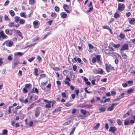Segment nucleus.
Instances as JSON below:
<instances>
[{"label": "nucleus", "mask_w": 135, "mask_h": 135, "mask_svg": "<svg viewBox=\"0 0 135 135\" xmlns=\"http://www.w3.org/2000/svg\"><path fill=\"white\" fill-rule=\"evenodd\" d=\"M8 36L6 35L3 30L0 31V40L7 38Z\"/></svg>", "instance_id": "obj_1"}, {"label": "nucleus", "mask_w": 135, "mask_h": 135, "mask_svg": "<svg viewBox=\"0 0 135 135\" xmlns=\"http://www.w3.org/2000/svg\"><path fill=\"white\" fill-rule=\"evenodd\" d=\"M19 63V61L17 59H14L12 64V68H16Z\"/></svg>", "instance_id": "obj_2"}, {"label": "nucleus", "mask_w": 135, "mask_h": 135, "mask_svg": "<svg viewBox=\"0 0 135 135\" xmlns=\"http://www.w3.org/2000/svg\"><path fill=\"white\" fill-rule=\"evenodd\" d=\"M41 108L40 107L37 108L35 111V115L36 118L38 117L40 114Z\"/></svg>", "instance_id": "obj_3"}, {"label": "nucleus", "mask_w": 135, "mask_h": 135, "mask_svg": "<svg viewBox=\"0 0 135 135\" xmlns=\"http://www.w3.org/2000/svg\"><path fill=\"white\" fill-rule=\"evenodd\" d=\"M125 6L124 4L119 3L118 4V10L120 11H123L125 8Z\"/></svg>", "instance_id": "obj_4"}, {"label": "nucleus", "mask_w": 135, "mask_h": 135, "mask_svg": "<svg viewBox=\"0 0 135 135\" xmlns=\"http://www.w3.org/2000/svg\"><path fill=\"white\" fill-rule=\"evenodd\" d=\"M43 100L45 102H47L48 103V104H47L45 105V107L47 108H50L51 106V103H52V101H49L45 99H44Z\"/></svg>", "instance_id": "obj_5"}, {"label": "nucleus", "mask_w": 135, "mask_h": 135, "mask_svg": "<svg viewBox=\"0 0 135 135\" xmlns=\"http://www.w3.org/2000/svg\"><path fill=\"white\" fill-rule=\"evenodd\" d=\"M128 46L127 44H125L123 45L120 49L121 50H125L128 49Z\"/></svg>", "instance_id": "obj_6"}, {"label": "nucleus", "mask_w": 135, "mask_h": 135, "mask_svg": "<svg viewBox=\"0 0 135 135\" xmlns=\"http://www.w3.org/2000/svg\"><path fill=\"white\" fill-rule=\"evenodd\" d=\"M70 80L69 78H66L64 81V83L65 84H67L68 86H70V83L69 82H70Z\"/></svg>", "instance_id": "obj_7"}, {"label": "nucleus", "mask_w": 135, "mask_h": 135, "mask_svg": "<svg viewBox=\"0 0 135 135\" xmlns=\"http://www.w3.org/2000/svg\"><path fill=\"white\" fill-rule=\"evenodd\" d=\"M117 105V104H112L111 106L109 107L107 109V111H112L114 109V105Z\"/></svg>", "instance_id": "obj_8"}, {"label": "nucleus", "mask_w": 135, "mask_h": 135, "mask_svg": "<svg viewBox=\"0 0 135 135\" xmlns=\"http://www.w3.org/2000/svg\"><path fill=\"white\" fill-rule=\"evenodd\" d=\"M117 130V128L114 127H111L109 129V132H111L113 133H114Z\"/></svg>", "instance_id": "obj_9"}, {"label": "nucleus", "mask_w": 135, "mask_h": 135, "mask_svg": "<svg viewBox=\"0 0 135 135\" xmlns=\"http://www.w3.org/2000/svg\"><path fill=\"white\" fill-rule=\"evenodd\" d=\"M63 8L64 10L66 11L67 13H69L70 12V11L68 10V9L69 8V7L66 4H64V5Z\"/></svg>", "instance_id": "obj_10"}, {"label": "nucleus", "mask_w": 135, "mask_h": 135, "mask_svg": "<svg viewBox=\"0 0 135 135\" xmlns=\"http://www.w3.org/2000/svg\"><path fill=\"white\" fill-rule=\"evenodd\" d=\"M124 94V93H122L117 98L115 99V100L118 101V100H119L121 98H123V96Z\"/></svg>", "instance_id": "obj_11"}, {"label": "nucleus", "mask_w": 135, "mask_h": 135, "mask_svg": "<svg viewBox=\"0 0 135 135\" xmlns=\"http://www.w3.org/2000/svg\"><path fill=\"white\" fill-rule=\"evenodd\" d=\"M7 44L6 46L8 47H11L12 46L13 44V42L11 41H9V40H7Z\"/></svg>", "instance_id": "obj_12"}, {"label": "nucleus", "mask_w": 135, "mask_h": 135, "mask_svg": "<svg viewBox=\"0 0 135 135\" xmlns=\"http://www.w3.org/2000/svg\"><path fill=\"white\" fill-rule=\"evenodd\" d=\"M24 54V53L21 52H18L16 53H15L14 54L15 56L18 55L20 56H21Z\"/></svg>", "instance_id": "obj_13"}, {"label": "nucleus", "mask_w": 135, "mask_h": 135, "mask_svg": "<svg viewBox=\"0 0 135 135\" xmlns=\"http://www.w3.org/2000/svg\"><path fill=\"white\" fill-rule=\"evenodd\" d=\"M38 21H35L33 22V24L34 25V27L35 28H38L37 26L38 25Z\"/></svg>", "instance_id": "obj_14"}, {"label": "nucleus", "mask_w": 135, "mask_h": 135, "mask_svg": "<svg viewBox=\"0 0 135 135\" xmlns=\"http://www.w3.org/2000/svg\"><path fill=\"white\" fill-rule=\"evenodd\" d=\"M35 105H36L34 103H32L31 105L28 108L27 110H28L31 109L35 107Z\"/></svg>", "instance_id": "obj_15"}, {"label": "nucleus", "mask_w": 135, "mask_h": 135, "mask_svg": "<svg viewBox=\"0 0 135 135\" xmlns=\"http://www.w3.org/2000/svg\"><path fill=\"white\" fill-rule=\"evenodd\" d=\"M100 55H97L96 56V58L97 59V62H98L99 63H100L101 61L100 60Z\"/></svg>", "instance_id": "obj_16"}, {"label": "nucleus", "mask_w": 135, "mask_h": 135, "mask_svg": "<svg viewBox=\"0 0 135 135\" xmlns=\"http://www.w3.org/2000/svg\"><path fill=\"white\" fill-rule=\"evenodd\" d=\"M20 19V18L17 16H16L14 18L15 21L16 22V23H17L19 21Z\"/></svg>", "instance_id": "obj_17"}, {"label": "nucleus", "mask_w": 135, "mask_h": 135, "mask_svg": "<svg viewBox=\"0 0 135 135\" xmlns=\"http://www.w3.org/2000/svg\"><path fill=\"white\" fill-rule=\"evenodd\" d=\"M106 66V69L107 70V71L108 72H109L110 71V68L109 67V66H110V65H108L107 64H105Z\"/></svg>", "instance_id": "obj_18"}, {"label": "nucleus", "mask_w": 135, "mask_h": 135, "mask_svg": "<svg viewBox=\"0 0 135 135\" xmlns=\"http://www.w3.org/2000/svg\"><path fill=\"white\" fill-rule=\"evenodd\" d=\"M107 54H113L112 52H111V50L110 49H106L104 51Z\"/></svg>", "instance_id": "obj_19"}, {"label": "nucleus", "mask_w": 135, "mask_h": 135, "mask_svg": "<svg viewBox=\"0 0 135 135\" xmlns=\"http://www.w3.org/2000/svg\"><path fill=\"white\" fill-rule=\"evenodd\" d=\"M20 16L21 17L26 18V16L25 14V12H23L20 13Z\"/></svg>", "instance_id": "obj_20"}, {"label": "nucleus", "mask_w": 135, "mask_h": 135, "mask_svg": "<svg viewBox=\"0 0 135 135\" xmlns=\"http://www.w3.org/2000/svg\"><path fill=\"white\" fill-rule=\"evenodd\" d=\"M16 32L17 34L19 36L21 37H22V33L19 30H17L16 31Z\"/></svg>", "instance_id": "obj_21"}, {"label": "nucleus", "mask_w": 135, "mask_h": 135, "mask_svg": "<svg viewBox=\"0 0 135 135\" xmlns=\"http://www.w3.org/2000/svg\"><path fill=\"white\" fill-rule=\"evenodd\" d=\"M129 22L131 24H134L135 23V18L131 19L129 21Z\"/></svg>", "instance_id": "obj_22"}, {"label": "nucleus", "mask_w": 135, "mask_h": 135, "mask_svg": "<svg viewBox=\"0 0 135 135\" xmlns=\"http://www.w3.org/2000/svg\"><path fill=\"white\" fill-rule=\"evenodd\" d=\"M25 22V20L23 19H20L19 21V23L20 24L23 25Z\"/></svg>", "instance_id": "obj_23"}, {"label": "nucleus", "mask_w": 135, "mask_h": 135, "mask_svg": "<svg viewBox=\"0 0 135 135\" xmlns=\"http://www.w3.org/2000/svg\"><path fill=\"white\" fill-rule=\"evenodd\" d=\"M34 74L36 76H37L38 75V74L37 73V72L38 71V69L37 68H35L34 69Z\"/></svg>", "instance_id": "obj_24"}, {"label": "nucleus", "mask_w": 135, "mask_h": 135, "mask_svg": "<svg viewBox=\"0 0 135 135\" xmlns=\"http://www.w3.org/2000/svg\"><path fill=\"white\" fill-rule=\"evenodd\" d=\"M9 13L12 17H13L15 15L14 11L12 10H11L9 12Z\"/></svg>", "instance_id": "obj_25"}, {"label": "nucleus", "mask_w": 135, "mask_h": 135, "mask_svg": "<svg viewBox=\"0 0 135 135\" xmlns=\"http://www.w3.org/2000/svg\"><path fill=\"white\" fill-rule=\"evenodd\" d=\"M14 24V22H11L8 24V26L9 27H15Z\"/></svg>", "instance_id": "obj_26"}, {"label": "nucleus", "mask_w": 135, "mask_h": 135, "mask_svg": "<svg viewBox=\"0 0 135 135\" xmlns=\"http://www.w3.org/2000/svg\"><path fill=\"white\" fill-rule=\"evenodd\" d=\"M100 125V124L99 123H97L96 124V125L94 127L93 129L94 130H96L97 129L99 126Z\"/></svg>", "instance_id": "obj_27"}, {"label": "nucleus", "mask_w": 135, "mask_h": 135, "mask_svg": "<svg viewBox=\"0 0 135 135\" xmlns=\"http://www.w3.org/2000/svg\"><path fill=\"white\" fill-rule=\"evenodd\" d=\"M61 110V107H59L57 109H56L55 110L53 111V113L60 112Z\"/></svg>", "instance_id": "obj_28"}, {"label": "nucleus", "mask_w": 135, "mask_h": 135, "mask_svg": "<svg viewBox=\"0 0 135 135\" xmlns=\"http://www.w3.org/2000/svg\"><path fill=\"white\" fill-rule=\"evenodd\" d=\"M61 15L62 18H65L66 17L67 15L66 13H62L61 14Z\"/></svg>", "instance_id": "obj_29"}, {"label": "nucleus", "mask_w": 135, "mask_h": 135, "mask_svg": "<svg viewBox=\"0 0 135 135\" xmlns=\"http://www.w3.org/2000/svg\"><path fill=\"white\" fill-rule=\"evenodd\" d=\"M99 110L101 112H104L106 110V108L105 107H101L99 108Z\"/></svg>", "instance_id": "obj_30"}, {"label": "nucleus", "mask_w": 135, "mask_h": 135, "mask_svg": "<svg viewBox=\"0 0 135 135\" xmlns=\"http://www.w3.org/2000/svg\"><path fill=\"white\" fill-rule=\"evenodd\" d=\"M57 15L56 13L55 12H52L51 15V16L52 17L54 18H56L57 16Z\"/></svg>", "instance_id": "obj_31"}, {"label": "nucleus", "mask_w": 135, "mask_h": 135, "mask_svg": "<svg viewBox=\"0 0 135 135\" xmlns=\"http://www.w3.org/2000/svg\"><path fill=\"white\" fill-rule=\"evenodd\" d=\"M88 46L89 47V49L88 50L90 52L91 51V50L90 49H93L94 48V47L91 44H88Z\"/></svg>", "instance_id": "obj_32"}, {"label": "nucleus", "mask_w": 135, "mask_h": 135, "mask_svg": "<svg viewBox=\"0 0 135 135\" xmlns=\"http://www.w3.org/2000/svg\"><path fill=\"white\" fill-rule=\"evenodd\" d=\"M98 74H103V71L102 69L99 68L98 69Z\"/></svg>", "instance_id": "obj_33"}, {"label": "nucleus", "mask_w": 135, "mask_h": 135, "mask_svg": "<svg viewBox=\"0 0 135 135\" xmlns=\"http://www.w3.org/2000/svg\"><path fill=\"white\" fill-rule=\"evenodd\" d=\"M75 127H74L73 129H72L71 131L70 132V135H73L74 134V132L75 131Z\"/></svg>", "instance_id": "obj_34"}, {"label": "nucleus", "mask_w": 135, "mask_h": 135, "mask_svg": "<svg viewBox=\"0 0 135 135\" xmlns=\"http://www.w3.org/2000/svg\"><path fill=\"white\" fill-rule=\"evenodd\" d=\"M80 112L84 115H85L86 114V111L84 110L81 109L80 110Z\"/></svg>", "instance_id": "obj_35"}, {"label": "nucleus", "mask_w": 135, "mask_h": 135, "mask_svg": "<svg viewBox=\"0 0 135 135\" xmlns=\"http://www.w3.org/2000/svg\"><path fill=\"white\" fill-rule=\"evenodd\" d=\"M117 122L119 126H120L122 124L121 121L119 119H118L117 120Z\"/></svg>", "instance_id": "obj_36"}, {"label": "nucleus", "mask_w": 135, "mask_h": 135, "mask_svg": "<svg viewBox=\"0 0 135 135\" xmlns=\"http://www.w3.org/2000/svg\"><path fill=\"white\" fill-rule=\"evenodd\" d=\"M130 123L127 120H125L124 122V124L125 125H129Z\"/></svg>", "instance_id": "obj_37"}, {"label": "nucleus", "mask_w": 135, "mask_h": 135, "mask_svg": "<svg viewBox=\"0 0 135 135\" xmlns=\"http://www.w3.org/2000/svg\"><path fill=\"white\" fill-rule=\"evenodd\" d=\"M122 56L124 59H126L127 58V56L126 54L123 53L122 54Z\"/></svg>", "instance_id": "obj_38"}, {"label": "nucleus", "mask_w": 135, "mask_h": 135, "mask_svg": "<svg viewBox=\"0 0 135 135\" xmlns=\"http://www.w3.org/2000/svg\"><path fill=\"white\" fill-rule=\"evenodd\" d=\"M125 35L123 33H120L119 35L120 37L122 39L124 38L125 37Z\"/></svg>", "instance_id": "obj_39"}, {"label": "nucleus", "mask_w": 135, "mask_h": 135, "mask_svg": "<svg viewBox=\"0 0 135 135\" xmlns=\"http://www.w3.org/2000/svg\"><path fill=\"white\" fill-rule=\"evenodd\" d=\"M119 16V15L118 13H115L114 15V17L117 18H118Z\"/></svg>", "instance_id": "obj_40"}, {"label": "nucleus", "mask_w": 135, "mask_h": 135, "mask_svg": "<svg viewBox=\"0 0 135 135\" xmlns=\"http://www.w3.org/2000/svg\"><path fill=\"white\" fill-rule=\"evenodd\" d=\"M54 9L55 11L57 12H58L59 11V8L57 6L55 7L54 8Z\"/></svg>", "instance_id": "obj_41"}, {"label": "nucleus", "mask_w": 135, "mask_h": 135, "mask_svg": "<svg viewBox=\"0 0 135 135\" xmlns=\"http://www.w3.org/2000/svg\"><path fill=\"white\" fill-rule=\"evenodd\" d=\"M8 132V131L7 129H4L2 133L3 134L7 135Z\"/></svg>", "instance_id": "obj_42"}, {"label": "nucleus", "mask_w": 135, "mask_h": 135, "mask_svg": "<svg viewBox=\"0 0 135 135\" xmlns=\"http://www.w3.org/2000/svg\"><path fill=\"white\" fill-rule=\"evenodd\" d=\"M70 77L71 78L73 79V80H74L75 79V76L74 74L73 73L70 74Z\"/></svg>", "instance_id": "obj_43"}, {"label": "nucleus", "mask_w": 135, "mask_h": 135, "mask_svg": "<svg viewBox=\"0 0 135 135\" xmlns=\"http://www.w3.org/2000/svg\"><path fill=\"white\" fill-rule=\"evenodd\" d=\"M31 85L30 84H26L25 85V87L26 89H28L30 87Z\"/></svg>", "instance_id": "obj_44"}, {"label": "nucleus", "mask_w": 135, "mask_h": 135, "mask_svg": "<svg viewBox=\"0 0 135 135\" xmlns=\"http://www.w3.org/2000/svg\"><path fill=\"white\" fill-rule=\"evenodd\" d=\"M93 9V7H90L89 10H87L86 12H90L91 11H92Z\"/></svg>", "instance_id": "obj_45"}, {"label": "nucleus", "mask_w": 135, "mask_h": 135, "mask_svg": "<svg viewBox=\"0 0 135 135\" xmlns=\"http://www.w3.org/2000/svg\"><path fill=\"white\" fill-rule=\"evenodd\" d=\"M103 29H107L109 30H111V29L109 27L107 26H103Z\"/></svg>", "instance_id": "obj_46"}, {"label": "nucleus", "mask_w": 135, "mask_h": 135, "mask_svg": "<svg viewBox=\"0 0 135 135\" xmlns=\"http://www.w3.org/2000/svg\"><path fill=\"white\" fill-rule=\"evenodd\" d=\"M9 0L6 1L5 2L4 4V6H7L9 4Z\"/></svg>", "instance_id": "obj_47"}, {"label": "nucleus", "mask_w": 135, "mask_h": 135, "mask_svg": "<svg viewBox=\"0 0 135 135\" xmlns=\"http://www.w3.org/2000/svg\"><path fill=\"white\" fill-rule=\"evenodd\" d=\"M120 46V45L119 44H114L113 45V46L115 48H118Z\"/></svg>", "instance_id": "obj_48"}, {"label": "nucleus", "mask_w": 135, "mask_h": 135, "mask_svg": "<svg viewBox=\"0 0 135 135\" xmlns=\"http://www.w3.org/2000/svg\"><path fill=\"white\" fill-rule=\"evenodd\" d=\"M27 89H26L25 87H24L23 89V92L24 93H27L28 91L27 90Z\"/></svg>", "instance_id": "obj_49"}, {"label": "nucleus", "mask_w": 135, "mask_h": 135, "mask_svg": "<svg viewBox=\"0 0 135 135\" xmlns=\"http://www.w3.org/2000/svg\"><path fill=\"white\" fill-rule=\"evenodd\" d=\"M5 32L6 34L9 35H11V34H9V29H7L5 30Z\"/></svg>", "instance_id": "obj_50"}, {"label": "nucleus", "mask_w": 135, "mask_h": 135, "mask_svg": "<svg viewBox=\"0 0 135 135\" xmlns=\"http://www.w3.org/2000/svg\"><path fill=\"white\" fill-rule=\"evenodd\" d=\"M133 91V90L132 89H129L127 91V93L129 94L132 93Z\"/></svg>", "instance_id": "obj_51"}, {"label": "nucleus", "mask_w": 135, "mask_h": 135, "mask_svg": "<svg viewBox=\"0 0 135 135\" xmlns=\"http://www.w3.org/2000/svg\"><path fill=\"white\" fill-rule=\"evenodd\" d=\"M4 20H7V21H9L10 20V19H9V18H8V17L7 15H5L4 16Z\"/></svg>", "instance_id": "obj_52"}, {"label": "nucleus", "mask_w": 135, "mask_h": 135, "mask_svg": "<svg viewBox=\"0 0 135 135\" xmlns=\"http://www.w3.org/2000/svg\"><path fill=\"white\" fill-rule=\"evenodd\" d=\"M97 61V59L96 57H93L92 59V62L93 63H95Z\"/></svg>", "instance_id": "obj_53"}, {"label": "nucleus", "mask_w": 135, "mask_h": 135, "mask_svg": "<svg viewBox=\"0 0 135 135\" xmlns=\"http://www.w3.org/2000/svg\"><path fill=\"white\" fill-rule=\"evenodd\" d=\"M85 106L86 107V108H91L92 107V105L88 104H86V105H85Z\"/></svg>", "instance_id": "obj_54"}, {"label": "nucleus", "mask_w": 135, "mask_h": 135, "mask_svg": "<svg viewBox=\"0 0 135 135\" xmlns=\"http://www.w3.org/2000/svg\"><path fill=\"white\" fill-rule=\"evenodd\" d=\"M35 58V57H32V58L29 59L28 60V61L30 62H31L33 61Z\"/></svg>", "instance_id": "obj_55"}, {"label": "nucleus", "mask_w": 135, "mask_h": 135, "mask_svg": "<svg viewBox=\"0 0 135 135\" xmlns=\"http://www.w3.org/2000/svg\"><path fill=\"white\" fill-rule=\"evenodd\" d=\"M29 4H32L34 3V0H29Z\"/></svg>", "instance_id": "obj_56"}, {"label": "nucleus", "mask_w": 135, "mask_h": 135, "mask_svg": "<svg viewBox=\"0 0 135 135\" xmlns=\"http://www.w3.org/2000/svg\"><path fill=\"white\" fill-rule=\"evenodd\" d=\"M87 87H86L85 88L84 90H85V92H86V93H88V94H89V93H91V92L90 91H88L87 90Z\"/></svg>", "instance_id": "obj_57"}, {"label": "nucleus", "mask_w": 135, "mask_h": 135, "mask_svg": "<svg viewBox=\"0 0 135 135\" xmlns=\"http://www.w3.org/2000/svg\"><path fill=\"white\" fill-rule=\"evenodd\" d=\"M76 57H75L74 59H72V61L74 63L76 62L77 61Z\"/></svg>", "instance_id": "obj_58"}, {"label": "nucleus", "mask_w": 135, "mask_h": 135, "mask_svg": "<svg viewBox=\"0 0 135 135\" xmlns=\"http://www.w3.org/2000/svg\"><path fill=\"white\" fill-rule=\"evenodd\" d=\"M71 103H65L64 104L67 107H69L71 105Z\"/></svg>", "instance_id": "obj_59"}, {"label": "nucleus", "mask_w": 135, "mask_h": 135, "mask_svg": "<svg viewBox=\"0 0 135 135\" xmlns=\"http://www.w3.org/2000/svg\"><path fill=\"white\" fill-rule=\"evenodd\" d=\"M96 81V80H93L91 81V83L93 85H95V81Z\"/></svg>", "instance_id": "obj_60"}, {"label": "nucleus", "mask_w": 135, "mask_h": 135, "mask_svg": "<svg viewBox=\"0 0 135 135\" xmlns=\"http://www.w3.org/2000/svg\"><path fill=\"white\" fill-rule=\"evenodd\" d=\"M111 93L112 95V96L115 95L116 94V92L114 91H111Z\"/></svg>", "instance_id": "obj_61"}, {"label": "nucleus", "mask_w": 135, "mask_h": 135, "mask_svg": "<svg viewBox=\"0 0 135 135\" xmlns=\"http://www.w3.org/2000/svg\"><path fill=\"white\" fill-rule=\"evenodd\" d=\"M61 95L64 98L66 97V94L65 92H63L61 94Z\"/></svg>", "instance_id": "obj_62"}, {"label": "nucleus", "mask_w": 135, "mask_h": 135, "mask_svg": "<svg viewBox=\"0 0 135 135\" xmlns=\"http://www.w3.org/2000/svg\"><path fill=\"white\" fill-rule=\"evenodd\" d=\"M98 69H95L94 70L93 72H94L96 74H98Z\"/></svg>", "instance_id": "obj_63"}, {"label": "nucleus", "mask_w": 135, "mask_h": 135, "mask_svg": "<svg viewBox=\"0 0 135 135\" xmlns=\"http://www.w3.org/2000/svg\"><path fill=\"white\" fill-rule=\"evenodd\" d=\"M131 15V13L130 12H128L127 13H126V16H127V17H128L130 16Z\"/></svg>", "instance_id": "obj_64"}]
</instances>
